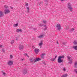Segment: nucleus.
Listing matches in <instances>:
<instances>
[{
	"instance_id": "1",
	"label": "nucleus",
	"mask_w": 77,
	"mask_h": 77,
	"mask_svg": "<svg viewBox=\"0 0 77 77\" xmlns=\"http://www.w3.org/2000/svg\"><path fill=\"white\" fill-rule=\"evenodd\" d=\"M41 60V59L39 57L37 58L32 57V58L29 59L30 62L31 63H33V62L35 63V62H36L39 61V60Z\"/></svg>"
},
{
	"instance_id": "2",
	"label": "nucleus",
	"mask_w": 77,
	"mask_h": 77,
	"mask_svg": "<svg viewBox=\"0 0 77 77\" xmlns=\"http://www.w3.org/2000/svg\"><path fill=\"white\" fill-rule=\"evenodd\" d=\"M67 8L70 11H72V7H71V4L69 3H68Z\"/></svg>"
},
{
	"instance_id": "3",
	"label": "nucleus",
	"mask_w": 77,
	"mask_h": 77,
	"mask_svg": "<svg viewBox=\"0 0 77 77\" xmlns=\"http://www.w3.org/2000/svg\"><path fill=\"white\" fill-rule=\"evenodd\" d=\"M13 61L11 60H9L8 62V64L9 66H12L13 65Z\"/></svg>"
},
{
	"instance_id": "4",
	"label": "nucleus",
	"mask_w": 77,
	"mask_h": 77,
	"mask_svg": "<svg viewBox=\"0 0 77 77\" xmlns=\"http://www.w3.org/2000/svg\"><path fill=\"white\" fill-rule=\"evenodd\" d=\"M56 27H57V30H60V29H61V26L60 24H57L56 25Z\"/></svg>"
},
{
	"instance_id": "5",
	"label": "nucleus",
	"mask_w": 77,
	"mask_h": 77,
	"mask_svg": "<svg viewBox=\"0 0 77 77\" xmlns=\"http://www.w3.org/2000/svg\"><path fill=\"white\" fill-rule=\"evenodd\" d=\"M6 10H5V14H9V13H10L11 12V11L9 10V9H6Z\"/></svg>"
},
{
	"instance_id": "6",
	"label": "nucleus",
	"mask_w": 77,
	"mask_h": 77,
	"mask_svg": "<svg viewBox=\"0 0 77 77\" xmlns=\"http://www.w3.org/2000/svg\"><path fill=\"white\" fill-rule=\"evenodd\" d=\"M24 48V46H23V45H19V48L20 50H23V48Z\"/></svg>"
},
{
	"instance_id": "7",
	"label": "nucleus",
	"mask_w": 77,
	"mask_h": 77,
	"mask_svg": "<svg viewBox=\"0 0 77 77\" xmlns=\"http://www.w3.org/2000/svg\"><path fill=\"white\" fill-rule=\"evenodd\" d=\"M27 72V69H25L23 70V73L24 74H26Z\"/></svg>"
},
{
	"instance_id": "8",
	"label": "nucleus",
	"mask_w": 77,
	"mask_h": 77,
	"mask_svg": "<svg viewBox=\"0 0 77 77\" xmlns=\"http://www.w3.org/2000/svg\"><path fill=\"white\" fill-rule=\"evenodd\" d=\"M63 60L61 59H60L58 58V63H62V62H63Z\"/></svg>"
},
{
	"instance_id": "9",
	"label": "nucleus",
	"mask_w": 77,
	"mask_h": 77,
	"mask_svg": "<svg viewBox=\"0 0 77 77\" xmlns=\"http://www.w3.org/2000/svg\"><path fill=\"white\" fill-rule=\"evenodd\" d=\"M4 16L3 12L2 11H0V17H3Z\"/></svg>"
},
{
	"instance_id": "10",
	"label": "nucleus",
	"mask_w": 77,
	"mask_h": 77,
	"mask_svg": "<svg viewBox=\"0 0 77 77\" xmlns=\"http://www.w3.org/2000/svg\"><path fill=\"white\" fill-rule=\"evenodd\" d=\"M34 51H35V53H36V54H37L39 52V51H39V49L35 48V49Z\"/></svg>"
},
{
	"instance_id": "11",
	"label": "nucleus",
	"mask_w": 77,
	"mask_h": 77,
	"mask_svg": "<svg viewBox=\"0 0 77 77\" xmlns=\"http://www.w3.org/2000/svg\"><path fill=\"white\" fill-rule=\"evenodd\" d=\"M65 56H60L58 57V58L60 59H64Z\"/></svg>"
},
{
	"instance_id": "12",
	"label": "nucleus",
	"mask_w": 77,
	"mask_h": 77,
	"mask_svg": "<svg viewBox=\"0 0 77 77\" xmlns=\"http://www.w3.org/2000/svg\"><path fill=\"white\" fill-rule=\"evenodd\" d=\"M57 56V55L55 56V58H54V59H51V61H52V62H53V61L55 60L56 59Z\"/></svg>"
},
{
	"instance_id": "13",
	"label": "nucleus",
	"mask_w": 77,
	"mask_h": 77,
	"mask_svg": "<svg viewBox=\"0 0 77 77\" xmlns=\"http://www.w3.org/2000/svg\"><path fill=\"white\" fill-rule=\"evenodd\" d=\"M45 54H42L41 55V57L42 58V59H44V56H45Z\"/></svg>"
},
{
	"instance_id": "14",
	"label": "nucleus",
	"mask_w": 77,
	"mask_h": 77,
	"mask_svg": "<svg viewBox=\"0 0 77 77\" xmlns=\"http://www.w3.org/2000/svg\"><path fill=\"white\" fill-rule=\"evenodd\" d=\"M16 31L17 32H22V30L21 29H17L16 30Z\"/></svg>"
},
{
	"instance_id": "15",
	"label": "nucleus",
	"mask_w": 77,
	"mask_h": 77,
	"mask_svg": "<svg viewBox=\"0 0 77 77\" xmlns=\"http://www.w3.org/2000/svg\"><path fill=\"white\" fill-rule=\"evenodd\" d=\"M44 2H45V4L46 5H48V0H44Z\"/></svg>"
},
{
	"instance_id": "16",
	"label": "nucleus",
	"mask_w": 77,
	"mask_h": 77,
	"mask_svg": "<svg viewBox=\"0 0 77 77\" xmlns=\"http://www.w3.org/2000/svg\"><path fill=\"white\" fill-rule=\"evenodd\" d=\"M42 44H43V42L42 41L40 42V43H39V46H41V45H42Z\"/></svg>"
},
{
	"instance_id": "17",
	"label": "nucleus",
	"mask_w": 77,
	"mask_h": 77,
	"mask_svg": "<svg viewBox=\"0 0 77 77\" xmlns=\"http://www.w3.org/2000/svg\"><path fill=\"white\" fill-rule=\"evenodd\" d=\"M73 48H74V49L75 50H77V46H73Z\"/></svg>"
},
{
	"instance_id": "18",
	"label": "nucleus",
	"mask_w": 77,
	"mask_h": 77,
	"mask_svg": "<svg viewBox=\"0 0 77 77\" xmlns=\"http://www.w3.org/2000/svg\"><path fill=\"white\" fill-rule=\"evenodd\" d=\"M44 37V35H41L38 37V38H42Z\"/></svg>"
},
{
	"instance_id": "19",
	"label": "nucleus",
	"mask_w": 77,
	"mask_h": 77,
	"mask_svg": "<svg viewBox=\"0 0 77 77\" xmlns=\"http://www.w3.org/2000/svg\"><path fill=\"white\" fill-rule=\"evenodd\" d=\"M26 9H27L26 12L28 13L29 12V9H30L29 7H26Z\"/></svg>"
},
{
	"instance_id": "20",
	"label": "nucleus",
	"mask_w": 77,
	"mask_h": 77,
	"mask_svg": "<svg viewBox=\"0 0 77 77\" xmlns=\"http://www.w3.org/2000/svg\"><path fill=\"white\" fill-rule=\"evenodd\" d=\"M74 67H75L76 68H77V62H75L74 64Z\"/></svg>"
},
{
	"instance_id": "21",
	"label": "nucleus",
	"mask_w": 77,
	"mask_h": 77,
	"mask_svg": "<svg viewBox=\"0 0 77 77\" xmlns=\"http://www.w3.org/2000/svg\"><path fill=\"white\" fill-rule=\"evenodd\" d=\"M69 63H70V64H71V63H72V60H69Z\"/></svg>"
},
{
	"instance_id": "22",
	"label": "nucleus",
	"mask_w": 77,
	"mask_h": 77,
	"mask_svg": "<svg viewBox=\"0 0 77 77\" xmlns=\"http://www.w3.org/2000/svg\"><path fill=\"white\" fill-rule=\"evenodd\" d=\"M18 26V23H17L14 25L13 26L14 27H17Z\"/></svg>"
},
{
	"instance_id": "23",
	"label": "nucleus",
	"mask_w": 77,
	"mask_h": 77,
	"mask_svg": "<svg viewBox=\"0 0 77 77\" xmlns=\"http://www.w3.org/2000/svg\"><path fill=\"white\" fill-rule=\"evenodd\" d=\"M24 56H26L27 57H29V56H28V55H27V53L24 54Z\"/></svg>"
},
{
	"instance_id": "24",
	"label": "nucleus",
	"mask_w": 77,
	"mask_h": 77,
	"mask_svg": "<svg viewBox=\"0 0 77 77\" xmlns=\"http://www.w3.org/2000/svg\"><path fill=\"white\" fill-rule=\"evenodd\" d=\"M74 44H75L76 45H77V41H75L74 42H73Z\"/></svg>"
},
{
	"instance_id": "25",
	"label": "nucleus",
	"mask_w": 77,
	"mask_h": 77,
	"mask_svg": "<svg viewBox=\"0 0 77 77\" xmlns=\"http://www.w3.org/2000/svg\"><path fill=\"white\" fill-rule=\"evenodd\" d=\"M10 58L11 59H12L13 58V56H12V55L11 54L10 55Z\"/></svg>"
},
{
	"instance_id": "26",
	"label": "nucleus",
	"mask_w": 77,
	"mask_h": 77,
	"mask_svg": "<svg viewBox=\"0 0 77 77\" xmlns=\"http://www.w3.org/2000/svg\"><path fill=\"white\" fill-rule=\"evenodd\" d=\"M65 77H67L68 76V74H66L63 75Z\"/></svg>"
},
{
	"instance_id": "27",
	"label": "nucleus",
	"mask_w": 77,
	"mask_h": 77,
	"mask_svg": "<svg viewBox=\"0 0 77 77\" xmlns=\"http://www.w3.org/2000/svg\"><path fill=\"white\" fill-rule=\"evenodd\" d=\"M2 73L3 74V75H4L5 76V75H6V73H5L4 72H3V71L2 72Z\"/></svg>"
},
{
	"instance_id": "28",
	"label": "nucleus",
	"mask_w": 77,
	"mask_h": 77,
	"mask_svg": "<svg viewBox=\"0 0 77 77\" xmlns=\"http://www.w3.org/2000/svg\"><path fill=\"white\" fill-rule=\"evenodd\" d=\"M14 41H15V40L12 41V42H11V44H14Z\"/></svg>"
},
{
	"instance_id": "29",
	"label": "nucleus",
	"mask_w": 77,
	"mask_h": 77,
	"mask_svg": "<svg viewBox=\"0 0 77 77\" xmlns=\"http://www.w3.org/2000/svg\"><path fill=\"white\" fill-rule=\"evenodd\" d=\"M43 23H44V24H46L47 23V21H46V20H43Z\"/></svg>"
},
{
	"instance_id": "30",
	"label": "nucleus",
	"mask_w": 77,
	"mask_h": 77,
	"mask_svg": "<svg viewBox=\"0 0 77 77\" xmlns=\"http://www.w3.org/2000/svg\"><path fill=\"white\" fill-rule=\"evenodd\" d=\"M63 45H66V43L65 42H63Z\"/></svg>"
},
{
	"instance_id": "31",
	"label": "nucleus",
	"mask_w": 77,
	"mask_h": 77,
	"mask_svg": "<svg viewBox=\"0 0 77 77\" xmlns=\"http://www.w3.org/2000/svg\"><path fill=\"white\" fill-rule=\"evenodd\" d=\"M2 52H3V53H5V50H4L3 49H2Z\"/></svg>"
},
{
	"instance_id": "32",
	"label": "nucleus",
	"mask_w": 77,
	"mask_h": 77,
	"mask_svg": "<svg viewBox=\"0 0 77 77\" xmlns=\"http://www.w3.org/2000/svg\"><path fill=\"white\" fill-rule=\"evenodd\" d=\"M69 31L70 32H72V29H70L69 30Z\"/></svg>"
},
{
	"instance_id": "33",
	"label": "nucleus",
	"mask_w": 77,
	"mask_h": 77,
	"mask_svg": "<svg viewBox=\"0 0 77 77\" xmlns=\"http://www.w3.org/2000/svg\"><path fill=\"white\" fill-rule=\"evenodd\" d=\"M67 59H69V60H70V57H67Z\"/></svg>"
},
{
	"instance_id": "34",
	"label": "nucleus",
	"mask_w": 77,
	"mask_h": 77,
	"mask_svg": "<svg viewBox=\"0 0 77 77\" xmlns=\"http://www.w3.org/2000/svg\"><path fill=\"white\" fill-rule=\"evenodd\" d=\"M29 5V4L28 3H27L26 4V6H28V5Z\"/></svg>"
},
{
	"instance_id": "35",
	"label": "nucleus",
	"mask_w": 77,
	"mask_h": 77,
	"mask_svg": "<svg viewBox=\"0 0 77 77\" xmlns=\"http://www.w3.org/2000/svg\"><path fill=\"white\" fill-rule=\"evenodd\" d=\"M4 7L5 8H8V6H6V5H5L4 6Z\"/></svg>"
},
{
	"instance_id": "36",
	"label": "nucleus",
	"mask_w": 77,
	"mask_h": 77,
	"mask_svg": "<svg viewBox=\"0 0 77 77\" xmlns=\"http://www.w3.org/2000/svg\"><path fill=\"white\" fill-rule=\"evenodd\" d=\"M39 26H44V24H40L39 25Z\"/></svg>"
},
{
	"instance_id": "37",
	"label": "nucleus",
	"mask_w": 77,
	"mask_h": 77,
	"mask_svg": "<svg viewBox=\"0 0 77 77\" xmlns=\"http://www.w3.org/2000/svg\"><path fill=\"white\" fill-rule=\"evenodd\" d=\"M63 69L64 71H66V69H65V68H63Z\"/></svg>"
},
{
	"instance_id": "38",
	"label": "nucleus",
	"mask_w": 77,
	"mask_h": 77,
	"mask_svg": "<svg viewBox=\"0 0 77 77\" xmlns=\"http://www.w3.org/2000/svg\"><path fill=\"white\" fill-rule=\"evenodd\" d=\"M72 29V32H73V31H74V28H73L72 29Z\"/></svg>"
},
{
	"instance_id": "39",
	"label": "nucleus",
	"mask_w": 77,
	"mask_h": 77,
	"mask_svg": "<svg viewBox=\"0 0 77 77\" xmlns=\"http://www.w3.org/2000/svg\"><path fill=\"white\" fill-rule=\"evenodd\" d=\"M77 69H74V71H75V72L76 71H77Z\"/></svg>"
},
{
	"instance_id": "40",
	"label": "nucleus",
	"mask_w": 77,
	"mask_h": 77,
	"mask_svg": "<svg viewBox=\"0 0 77 77\" xmlns=\"http://www.w3.org/2000/svg\"><path fill=\"white\" fill-rule=\"evenodd\" d=\"M40 5H42V2H40Z\"/></svg>"
},
{
	"instance_id": "41",
	"label": "nucleus",
	"mask_w": 77,
	"mask_h": 77,
	"mask_svg": "<svg viewBox=\"0 0 77 77\" xmlns=\"http://www.w3.org/2000/svg\"><path fill=\"white\" fill-rule=\"evenodd\" d=\"M10 8H11V9H12L14 8V7H10Z\"/></svg>"
},
{
	"instance_id": "42",
	"label": "nucleus",
	"mask_w": 77,
	"mask_h": 77,
	"mask_svg": "<svg viewBox=\"0 0 77 77\" xmlns=\"http://www.w3.org/2000/svg\"><path fill=\"white\" fill-rule=\"evenodd\" d=\"M33 29H34V30H36V28H33Z\"/></svg>"
},
{
	"instance_id": "43",
	"label": "nucleus",
	"mask_w": 77,
	"mask_h": 77,
	"mask_svg": "<svg viewBox=\"0 0 77 77\" xmlns=\"http://www.w3.org/2000/svg\"><path fill=\"white\" fill-rule=\"evenodd\" d=\"M57 44H59V42H58V41H57Z\"/></svg>"
},
{
	"instance_id": "44",
	"label": "nucleus",
	"mask_w": 77,
	"mask_h": 77,
	"mask_svg": "<svg viewBox=\"0 0 77 77\" xmlns=\"http://www.w3.org/2000/svg\"><path fill=\"white\" fill-rule=\"evenodd\" d=\"M43 63L44 64V65H46V63H45V62L44 61V62Z\"/></svg>"
},
{
	"instance_id": "45",
	"label": "nucleus",
	"mask_w": 77,
	"mask_h": 77,
	"mask_svg": "<svg viewBox=\"0 0 77 77\" xmlns=\"http://www.w3.org/2000/svg\"><path fill=\"white\" fill-rule=\"evenodd\" d=\"M45 29H47V27H45Z\"/></svg>"
},
{
	"instance_id": "46",
	"label": "nucleus",
	"mask_w": 77,
	"mask_h": 77,
	"mask_svg": "<svg viewBox=\"0 0 77 77\" xmlns=\"http://www.w3.org/2000/svg\"><path fill=\"white\" fill-rule=\"evenodd\" d=\"M32 48H33V49H34V48H35V47H34V46H33L32 47Z\"/></svg>"
},
{
	"instance_id": "47",
	"label": "nucleus",
	"mask_w": 77,
	"mask_h": 77,
	"mask_svg": "<svg viewBox=\"0 0 77 77\" xmlns=\"http://www.w3.org/2000/svg\"><path fill=\"white\" fill-rule=\"evenodd\" d=\"M2 47V45H0V48H1Z\"/></svg>"
},
{
	"instance_id": "48",
	"label": "nucleus",
	"mask_w": 77,
	"mask_h": 77,
	"mask_svg": "<svg viewBox=\"0 0 77 77\" xmlns=\"http://www.w3.org/2000/svg\"><path fill=\"white\" fill-rule=\"evenodd\" d=\"M16 40H18V39H18V38H17V37H16Z\"/></svg>"
},
{
	"instance_id": "49",
	"label": "nucleus",
	"mask_w": 77,
	"mask_h": 77,
	"mask_svg": "<svg viewBox=\"0 0 77 77\" xmlns=\"http://www.w3.org/2000/svg\"><path fill=\"white\" fill-rule=\"evenodd\" d=\"M61 77H65V76H64V75H63V76H61Z\"/></svg>"
},
{
	"instance_id": "50",
	"label": "nucleus",
	"mask_w": 77,
	"mask_h": 77,
	"mask_svg": "<svg viewBox=\"0 0 77 77\" xmlns=\"http://www.w3.org/2000/svg\"><path fill=\"white\" fill-rule=\"evenodd\" d=\"M24 60V59H22V61H23V60Z\"/></svg>"
},
{
	"instance_id": "51",
	"label": "nucleus",
	"mask_w": 77,
	"mask_h": 77,
	"mask_svg": "<svg viewBox=\"0 0 77 77\" xmlns=\"http://www.w3.org/2000/svg\"><path fill=\"white\" fill-rule=\"evenodd\" d=\"M75 72H76V74H77V71H76Z\"/></svg>"
},
{
	"instance_id": "52",
	"label": "nucleus",
	"mask_w": 77,
	"mask_h": 77,
	"mask_svg": "<svg viewBox=\"0 0 77 77\" xmlns=\"http://www.w3.org/2000/svg\"><path fill=\"white\" fill-rule=\"evenodd\" d=\"M44 26H45V27H46V26L45 25Z\"/></svg>"
},
{
	"instance_id": "53",
	"label": "nucleus",
	"mask_w": 77,
	"mask_h": 77,
	"mask_svg": "<svg viewBox=\"0 0 77 77\" xmlns=\"http://www.w3.org/2000/svg\"><path fill=\"white\" fill-rule=\"evenodd\" d=\"M61 1H63V0H60Z\"/></svg>"
},
{
	"instance_id": "54",
	"label": "nucleus",
	"mask_w": 77,
	"mask_h": 77,
	"mask_svg": "<svg viewBox=\"0 0 77 77\" xmlns=\"http://www.w3.org/2000/svg\"><path fill=\"white\" fill-rule=\"evenodd\" d=\"M44 31H45V29H44Z\"/></svg>"
},
{
	"instance_id": "55",
	"label": "nucleus",
	"mask_w": 77,
	"mask_h": 77,
	"mask_svg": "<svg viewBox=\"0 0 77 77\" xmlns=\"http://www.w3.org/2000/svg\"><path fill=\"white\" fill-rule=\"evenodd\" d=\"M18 37H20V36L19 35V36H18Z\"/></svg>"
},
{
	"instance_id": "56",
	"label": "nucleus",
	"mask_w": 77,
	"mask_h": 77,
	"mask_svg": "<svg viewBox=\"0 0 77 77\" xmlns=\"http://www.w3.org/2000/svg\"><path fill=\"white\" fill-rule=\"evenodd\" d=\"M38 4H39V5H40V4L39 3Z\"/></svg>"
},
{
	"instance_id": "57",
	"label": "nucleus",
	"mask_w": 77,
	"mask_h": 77,
	"mask_svg": "<svg viewBox=\"0 0 77 77\" xmlns=\"http://www.w3.org/2000/svg\"><path fill=\"white\" fill-rule=\"evenodd\" d=\"M30 0L31 1V0Z\"/></svg>"
}]
</instances>
